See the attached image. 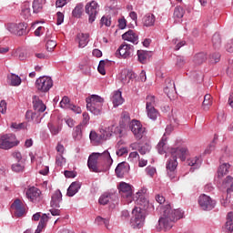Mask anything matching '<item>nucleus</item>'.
Here are the masks:
<instances>
[{
    "label": "nucleus",
    "mask_w": 233,
    "mask_h": 233,
    "mask_svg": "<svg viewBox=\"0 0 233 233\" xmlns=\"http://www.w3.org/2000/svg\"><path fill=\"white\" fill-rule=\"evenodd\" d=\"M116 156H118V157H121L122 156H125V154H128V148L120 147L119 149L116 150Z\"/></svg>",
    "instance_id": "obj_61"
},
{
    "label": "nucleus",
    "mask_w": 233,
    "mask_h": 233,
    "mask_svg": "<svg viewBox=\"0 0 233 233\" xmlns=\"http://www.w3.org/2000/svg\"><path fill=\"white\" fill-rule=\"evenodd\" d=\"M13 172H23L25 170V164L23 162H17L12 165Z\"/></svg>",
    "instance_id": "obj_46"
},
{
    "label": "nucleus",
    "mask_w": 233,
    "mask_h": 233,
    "mask_svg": "<svg viewBox=\"0 0 233 233\" xmlns=\"http://www.w3.org/2000/svg\"><path fill=\"white\" fill-rule=\"evenodd\" d=\"M117 199V194L112 192H106L102 194L98 199L100 205H108L110 201H116Z\"/></svg>",
    "instance_id": "obj_17"
},
{
    "label": "nucleus",
    "mask_w": 233,
    "mask_h": 233,
    "mask_svg": "<svg viewBox=\"0 0 233 233\" xmlns=\"http://www.w3.org/2000/svg\"><path fill=\"white\" fill-rule=\"evenodd\" d=\"M12 128H15V130H25V128H26V123H13Z\"/></svg>",
    "instance_id": "obj_58"
},
{
    "label": "nucleus",
    "mask_w": 233,
    "mask_h": 233,
    "mask_svg": "<svg viewBox=\"0 0 233 233\" xmlns=\"http://www.w3.org/2000/svg\"><path fill=\"white\" fill-rule=\"evenodd\" d=\"M228 170H230V164L223 163L219 166L218 170V177H223L226 174H228Z\"/></svg>",
    "instance_id": "obj_30"
},
{
    "label": "nucleus",
    "mask_w": 233,
    "mask_h": 233,
    "mask_svg": "<svg viewBox=\"0 0 233 233\" xmlns=\"http://www.w3.org/2000/svg\"><path fill=\"white\" fill-rule=\"evenodd\" d=\"M137 205H140V207H142L140 208H142V210H145V208L148 207V200L141 195H139V198L137 199Z\"/></svg>",
    "instance_id": "obj_43"
},
{
    "label": "nucleus",
    "mask_w": 233,
    "mask_h": 233,
    "mask_svg": "<svg viewBox=\"0 0 233 233\" xmlns=\"http://www.w3.org/2000/svg\"><path fill=\"white\" fill-rule=\"evenodd\" d=\"M173 15L175 19H182L183 15H185V9L181 6L175 7Z\"/></svg>",
    "instance_id": "obj_41"
},
{
    "label": "nucleus",
    "mask_w": 233,
    "mask_h": 233,
    "mask_svg": "<svg viewBox=\"0 0 233 233\" xmlns=\"http://www.w3.org/2000/svg\"><path fill=\"white\" fill-rule=\"evenodd\" d=\"M216 200L206 194H202L198 198V205L202 210H213L216 208Z\"/></svg>",
    "instance_id": "obj_9"
},
{
    "label": "nucleus",
    "mask_w": 233,
    "mask_h": 233,
    "mask_svg": "<svg viewBox=\"0 0 233 233\" xmlns=\"http://www.w3.org/2000/svg\"><path fill=\"white\" fill-rule=\"evenodd\" d=\"M134 52V46L128 44H123L119 46L116 51V56H120L123 59H127V57H130Z\"/></svg>",
    "instance_id": "obj_14"
},
{
    "label": "nucleus",
    "mask_w": 233,
    "mask_h": 233,
    "mask_svg": "<svg viewBox=\"0 0 233 233\" xmlns=\"http://www.w3.org/2000/svg\"><path fill=\"white\" fill-rule=\"evenodd\" d=\"M87 167L89 170H91V172H96V173L101 172V170H99V167H97V163L96 162L87 160Z\"/></svg>",
    "instance_id": "obj_50"
},
{
    "label": "nucleus",
    "mask_w": 233,
    "mask_h": 233,
    "mask_svg": "<svg viewBox=\"0 0 233 233\" xmlns=\"http://www.w3.org/2000/svg\"><path fill=\"white\" fill-rule=\"evenodd\" d=\"M207 61V54L205 53H198L194 56V63L196 65H203Z\"/></svg>",
    "instance_id": "obj_39"
},
{
    "label": "nucleus",
    "mask_w": 233,
    "mask_h": 233,
    "mask_svg": "<svg viewBox=\"0 0 233 233\" xmlns=\"http://www.w3.org/2000/svg\"><path fill=\"white\" fill-rule=\"evenodd\" d=\"M112 25V18L110 16H102L100 19V26H110Z\"/></svg>",
    "instance_id": "obj_47"
},
{
    "label": "nucleus",
    "mask_w": 233,
    "mask_h": 233,
    "mask_svg": "<svg viewBox=\"0 0 233 233\" xmlns=\"http://www.w3.org/2000/svg\"><path fill=\"white\" fill-rule=\"evenodd\" d=\"M187 163L188 167H191L190 172H194V170L201 167V164L203 163V158H201V157H194L188 158L187 160Z\"/></svg>",
    "instance_id": "obj_21"
},
{
    "label": "nucleus",
    "mask_w": 233,
    "mask_h": 233,
    "mask_svg": "<svg viewBox=\"0 0 233 233\" xmlns=\"http://www.w3.org/2000/svg\"><path fill=\"white\" fill-rule=\"evenodd\" d=\"M225 227L228 232L233 233V213L232 212L228 213L227 222Z\"/></svg>",
    "instance_id": "obj_36"
},
{
    "label": "nucleus",
    "mask_w": 233,
    "mask_h": 233,
    "mask_svg": "<svg viewBox=\"0 0 233 233\" xmlns=\"http://www.w3.org/2000/svg\"><path fill=\"white\" fill-rule=\"evenodd\" d=\"M118 27L120 30H125V28H127V20L125 17L118 19Z\"/></svg>",
    "instance_id": "obj_63"
},
{
    "label": "nucleus",
    "mask_w": 233,
    "mask_h": 233,
    "mask_svg": "<svg viewBox=\"0 0 233 233\" xmlns=\"http://www.w3.org/2000/svg\"><path fill=\"white\" fill-rule=\"evenodd\" d=\"M129 171L130 166L127 162L119 163L115 169L116 177H125L126 174H128Z\"/></svg>",
    "instance_id": "obj_16"
},
{
    "label": "nucleus",
    "mask_w": 233,
    "mask_h": 233,
    "mask_svg": "<svg viewBox=\"0 0 233 233\" xmlns=\"http://www.w3.org/2000/svg\"><path fill=\"white\" fill-rule=\"evenodd\" d=\"M85 10L88 15L89 23H94L96 17H97V14H99V4L93 0L86 5Z\"/></svg>",
    "instance_id": "obj_8"
},
{
    "label": "nucleus",
    "mask_w": 233,
    "mask_h": 233,
    "mask_svg": "<svg viewBox=\"0 0 233 233\" xmlns=\"http://www.w3.org/2000/svg\"><path fill=\"white\" fill-rule=\"evenodd\" d=\"M47 127L52 136H57L63 130V120H52L47 124Z\"/></svg>",
    "instance_id": "obj_13"
},
{
    "label": "nucleus",
    "mask_w": 233,
    "mask_h": 233,
    "mask_svg": "<svg viewBox=\"0 0 233 233\" xmlns=\"http://www.w3.org/2000/svg\"><path fill=\"white\" fill-rule=\"evenodd\" d=\"M146 108H156V96L148 95L146 97Z\"/></svg>",
    "instance_id": "obj_40"
},
{
    "label": "nucleus",
    "mask_w": 233,
    "mask_h": 233,
    "mask_svg": "<svg viewBox=\"0 0 233 233\" xmlns=\"http://www.w3.org/2000/svg\"><path fill=\"white\" fill-rule=\"evenodd\" d=\"M132 228H141L145 225V210L141 208H134L130 219Z\"/></svg>",
    "instance_id": "obj_4"
},
{
    "label": "nucleus",
    "mask_w": 233,
    "mask_h": 233,
    "mask_svg": "<svg viewBox=\"0 0 233 233\" xmlns=\"http://www.w3.org/2000/svg\"><path fill=\"white\" fill-rule=\"evenodd\" d=\"M73 139H75V141H81V139H83V128L81 125H78L74 128Z\"/></svg>",
    "instance_id": "obj_31"
},
{
    "label": "nucleus",
    "mask_w": 233,
    "mask_h": 233,
    "mask_svg": "<svg viewBox=\"0 0 233 233\" xmlns=\"http://www.w3.org/2000/svg\"><path fill=\"white\" fill-rule=\"evenodd\" d=\"M111 101L114 105V106H119V105H123L124 103V99H123V96L121 95V91H115L113 93V96L111 97Z\"/></svg>",
    "instance_id": "obj_28"
},
{
    "label": "nucleus",
    "mask_w": 233,
    "mask_h": 233,
    "mask_svg": "<svg viewBox=\"0 0 233 233\" xmlns=\"http://www.w3.org/2000/svg\"><path fill=\"white\" fill-rule=\"evenodd\" d=\"M17 145H19V141H17L15 135L0 136V148L2 150H10V148H14V147H17Z\"/></svg>",
    "instance_id": "obj_6"
},
{
    "label": "nucleus",
    "mask_w": 233,
    "mask_h": 233,
    "mask_svg": "<svg viewBox=\"0 0 233 233\" xmlns=\"http://www.w3.org/2000/svg\"><path fill=\"white\" fill-rule=\"evenodd\" d=\"M23 26H25V23L9 24V25H7V30L11 34H15V35H23V32H21ZM17 28H19L20 31H17Z\"/></svg>",
    "instance_id": "obj_25"
},
{
    "label": "nucleus",
    "mask_w": 233,
    "mask_h": 233,
    "mask_svg": "<svg viewBox=\"0 0 233 233\" xmlns=\"http://www.w3.org/2000/svg\"><path fill=\"white\" fill-rule=\"evenodd\" d=\"M66 158H65L63 155L61 154L56 155V165L57 167H63V165H66Z\"/></svg>",
    "instance_id": "obj_51"
},
{
    "label": "nucleus",
    "mask_w": 233,
    "mask_h": 233,
    "mask_svg": "<svg viewBox=\"0 0 233 233\" xmlns=\"http://www.w3.org/2000/svg\"><path fill=\"white\" fill-rule=\"evenodd\" d=\"M142 25L146 26V28H150V26H154L156 25V15L151 13L146 14L142 17Z\"/></svg>",
    "instance_id": "obj_20"
},
{
    "label": "nucleus",
    "mask_w": 233,
    "mask_h": 233,
    "mask_svg": "<svg viewBox=\"0 0 233 233\" xmlns=\"http://www.w3.org/2000/svg\"><path fill=\"white\" fill-rule=\"evenodd\" d=\"M8 79L11 86H19L21 85V77L15 74H11Z\"/></svg>",
    "instance_id": "obj_37"
},
{
    "label": "nucleus",
    "mask_w": 233,
    "mask_h": 233,
    "mask_svg": "<svg viewBox=\"0 0 233 233\" xmlns=\"http://www.w3.org/2000/svg\"><path fill=\"white\" fill-rule=\"evenodd\" d=\"M186 63H187V61L185 60V57H183V56H177V63H176V65H177V66L178 68H181V67L185 66Z\"/></svg>",
    "instance_id": "obj_59"
},
{
    "label": "nucleus",
    "mask_w": 233,
    "mask_h": 233,
    "mask_svg": "<svg viewBox=\"0 0 233 233\" xmlns=\"http://www.w3.org/2000/svg\"><path fill=\"white\" fill-rule=\"evenodd\" d=\"M46 50L47 52H52L56 46H57V43L54 40H48L46 42Z\"/></svg>",
    "instance_id": "obj_54"
},
{
    "label": "nucleus",
    "mask_w": 233,
    "mask_h": 233,
    "mask_svg": "<svg viewBox=\"0 0 233 233\" xmlns=\"http://www.w3.org/2000/svg\"><path fill=\"white\" fill-rule=\"evenodd\" d=\"M118 190L122 198L127 199L128 203H132V186L126 182H121L119 184Z\"/></svg>",
    "instance_id": "obj_11"
},
{
    "label": "nucleus",
    "mask_w": 233,
    "mask_h": 233,
    "mask_svg": "<svg viewBox=\"0 0 233 233\" xmlns=\"http://www.w3.org/2000/svg\"><path fill=\"white\" fill-rule=\"evenodd\" d=\"M227 52L233 53V39L229 40L226 46Z\"/></svg>",
    "instance_id": "obj_64"
},
{
    "label": "nucleus",
    "mask_w": 233,
    "mask_h": 233,
    "mask_svg": "<svg viewBox=\"0 0 233 233\" xmlns=\"http://www.w3.org/2000/svg\"><path fill=\"white\" fill-rule=\"evenodd\" d=\"M156 167L148 166L147 167H146V173L147 176H149L150 177H154V176H156Z\"/></svg>",
    "instance_id": "obj_56"
},
{
    "label": "nucleus",
    "mask_w": 233,
    "mask_h": 233,
    "mask_svg": "<svg viewBox=\"0 0 233 233\" xmlns=\"http://www.w3.org/2000/svg\"><path fill=\"white\" fill-rule=\"evenodd\" d=\"M70 106H72L70 98H68V96H64L60 101V108H70Z\"/></svg>",
    "instance_id": "obj_45"
},
{
    "label": "nucleus",
    "mask_w": 233,
    "mask_h": 233,
    "mask_svg": "<svg viewBox=\"0 0 233 233\" xmlns=\"http://www.w3.org/2000/svg\"><path fill=\"white\" fill-rule=\"evenodd\" d=\"M222 185L224 188H227L228 194H230V192H233V177H232L228 176L223 181Z\"/></svg>",
    "instance_id": "obj_32"
},
{
    "label": "nucleus",
    "mask_w": 233,
    "mask_h": 233,
    "mask_svg": "<svg viewBox=\"0 0 233 233\" xmlns=\"http://www.w3.org/2000/svg\"><path fill=\"white\" fill-rule=\"evenodd\" d=\"M101 134H102L105 141H106V139H110V137H112V134H114V125H111V126L106 127L105 129H103L101 131Z\"/></svg>",
    "instance_id": "obj_35"
},
{
    "label": "nucleus",
    "mask_w": 233,
    "mask_h": 233,
    "mask_svg": "<svg viewBox=\"0 0 233 233\" xmlns=\"http://www.w3.org/2000/svg\"><path fill=\"white\" fill-rule=\"evenodd\" d=\"M22 15L25 17V19H28L30 17V5H25L22 8Z\"/></svg>",
    "instance_id": "obj_55"
},
{
    "label": "nucleus",
    "mask_w": 233,
    "mask_h": 233,
    "mask_svg": "<svg viewBox=\"0 0 233 233\" xmlns=\"http://www.w3.org/2000/svg\"><path fill=\"white\" fill-rule=\"evenodd\" d=\"M147 117L152 119V121H156L157 119V116H159V112L156 107H146Z\"/></svg>",
    "instance_id": "obj_34"
},
{
    "label": "nucleus",
    "mask_w": 233,
    "mask_h": 233,
    "mask_svg": "<svg viewBox=\"0 0 233 233\" xmlns=\"http://www.w3.org/2000/svg\"><path fill=\"white\" fill-rule=\"evenodd\" d=\"M214 48H221V35L216 33L212 37Z\"/></svg>",
    "instance_id": "obj_42"
},
{
    "label": "nucleus",
    "mask_w": 233,
    "mask_h": 233,
    "mask_svg": "<svg viewBox=\"0 0 233 233\" xmlns=\"http://www.w3.org/2000/svg\"><path fill=\"white\" fill-rule=\"evenodd\" d=\"M98 159H112V157H110V153L108 151H104L103 153H92L87 161L97 164Z\"/></svg>",
    "instance_id": "obj_18"
},
{
    "label": "nucleus",
    "mask_w": 233,
    "mask_h": 233,
    "mask_svg": "<svg viewBox=\"0 0 233 233\" xmlns=\"http://www.w3.org/2000/svg\"><path fill=\"white\" fill-rule=\"evenodd\" d=\"M136 77V74L128 69H124L119 76V79L123 85H128L130 83L131 79H134Z\"/></svg>",
    "instance_id": "obj_19"
},
{
    "label": "nucleus",
    "mask_w": 233,
    "mask_h": 233,
    "mask_svg": "<svg viewBox=\"0 0 233 233\" xmlns=\"http://www.w3.org/2000/svg\"><path fill=\"white\" fill-rule=\"evenodd\" d=\"M74 17H81L83 14V5H78L72 12Z\"/></svg>",
    "instance_id": "obj_49"
},
{
    "label": "nucleus",
    "mask_w": 233,
    "mask_h": 233,
    "mask_svg": "<svg viewBox=\"0 0 233 233\" xmlns=\"http://www.w3.org/2000/svg\"><path fill=\"white\" fill-rule=\"evenodd\" d=\"M90 121V116L88 115V113L85 112L83 113V120L81 122V127H86V125H88Z\"/></svg>",
    "instance_id": "obj_57"
},
{
    "label": "nucleus",
    "mask_w": 233,
    "mask_h": 233,
    "mask_svg": "<svg viewBox=\"0 0 233 233\" xmlns=\"http://www.w3.org/2000/svg\"><path fill=\"white\" fill-rule=\"evenodd\" d=\"M183 218V211L181 209H172L170 205H167L163 208V214L158 219V226L161 230H170L172 227H174V223L177 221V219H181Z\"/></svg>",
    "instance_id": "obj_2"
},
{
    "label": "nucleus",
    "mask_w": 233,
    "mask_h": 233,
    "mask_svg": "<svg viewBox=\"0 0 233 233\" xmlns=\"http://www.w3.org/2000/svg\"><path fill=\"white\" fill-rule=\"evenodd\" d=\"M89 139L91 143H94L95 145H99V143L105 141V137H103L102 133L98 135L96 131H91L89 134Z\"/></svg>",
    "instance_id": "obj_29"
},
{
    "label": "nucleus",
    "mask_w": 233,
    "mask_h": 233,
    "mask_svg": "<svg viewBox=\"0 0 233 233\" xmlns=\"http://www.w3.org/2000/svg\"><path fill=\"white\" fill-rule=\"evenodd\" d=\"M122 39H124V41H129V43H133V45H137L138 37L133 30H128L122 35Z\"/></svg>",
    "instance_id": "obj_24"
},
{
    "label": "nucleus",
    "mask_w": 233,
    "mask_h": 233,
    "mask_svg": "<svg viewBox=\"0 0 233 233\" xmlns=\"http://www.w3.org/2000/svg\"><path fill=\"white\" fill-rule=\"evenodd\" d=\"M95 221L97 225H105L106 228H108V225L110 223V220L108 218H104L102 217H96Z\"/></svg>",
    "instance_id": "obj_48"
},
{
    "label": "nucleus",
    "mask_w": 233,
    "mask_h": 233,
    "mask_svg": "<svg viewBox=\"0 0 233 233\" xmlns=\"http://www.w3.org/2000/svg\"><path fill=\"white\" fill-rule=\"evenodd\" d=\"M210 106H212V96L207 94L204 96V101L202 103V108L206 112L209 110Z\"/></svg>",
    "instance_id": "obj_33"
},
{
    "label": "nucleus",
    "mask_w": 233,
    "mask_h": 233,
    "mask_svg": "<svg viewBox=\"0 0 233 233\" xmlns=\"http://www.w3.org/2000/svg\"><path fill=\"white\" fill-rule=\"evenodd\" d=\"M137 57L140 63H145V61H147V57H148V52L144 50H138Z\"/></svg>",
    "instance_id": "obj_44"
},
{
    "label": "nucleus",
    "mask_w": 233,
    "mask_h": 233,
    "mask_svg": "<svg viewBox=\"0 0 233 233\" xmlns=\"http://www.w3.org/2000/svg\"><path fill=\"white\" fill-rule=\"evenodd\" d=\"M89 34L79 33L76 35V42L78 43V48H85L88 45Z\"/></svg>",
    "instance_id": "obj_22"
},
{
    "label": "nucleus",
    "mask_w": 233,
    "mask_h": 233,
    "mask_svg": "<svg viewBox=\"0 0 233 233\" xmlns=\"http://www.w3.org/2000/svg\"><path fill=\"white\" fill-rule=\"evenodd\" d=\"M105 60H101L97 67L99 74H101L102 76H105L106 74V71H105Z\"/></svg>",
    "instance_id": "obj_60"
},
{
    "label": "nucleus",
    "mask_w": 233,
    "mask_h": 233,
    "mask_svg": "<svg viewBox=\"0 0 233 233\" xmlns=\"http://www.w3.org/2000/svg\"><path fill=\"white\" fill-rule=\"evenodd\" d=\"M172 130H174V127L172 126H167L166 127V133L157 146L158 154H167V135H170Z\"/></svg>",
    "instance_id": "obj_12"
},
{
    "label": "nucleus",
    "mask_w": 233,
    "mask_h": 233,
    "mask_svg": "<svg viewBox=\"0 0 233 233\" xmlns=\"http://www.w3.org/2000/svg\"><path fill=\"white\" fill-rule=\"evenodd\" d=\"M33 106L35 112H45L46 110V106L43 103V100L39 99V96L33 97Z\"/></svg>",
    "instance_id": "obj_23"
},
{
    "label": "nucleus",
    "mask_w": 233,
    "mask_h": 233,
    "mask_svg": "<svg viewBox=\"0 0 233 233\" xmlns=\"http://www.w3.org/2000/svg\"><path fill=\"white\" fill-rule=\"evenodd\" d=\"M171 157L167 160L166 168L167 170V176L171 181H177L176 177V168H177V158L181 161H187V157L190 156V151L186 146L178 147H172L170 149Z\"/></svg>",
    "instance_id": "obj_1"
},
{
    "label": "nucleus",
    "mask_w": 233,
    "mask_h": 233,
    "mask_svg": "<svg viewBox=\"0 0 233 233\" xmlns=\"http://www.w3.org/2000/svg\"><path fill=\"white\" fill-rule=\"evenodd\" d=\"M25 196L31 203H39L43 199L41 189L35 187H29L25 192Z\"/></svg>",
    "instance_id": "obj_10"
},
{
    "label": "nucleus",
    "mask_w": 233,
    "mask_h": 233,
    "mask_svg": "<svg viewBox=\"0 0 233 233\" xmlns=\"http://www.w3.org/2000/svg\"><path fill=\"white\" fill-rule=\"evenodd\" d=\"M43 3H45V0H34L33 2L34 14H39V12L43 10Z\"/></svg>",
    "instance_id": "obj_38"
},
{
    "label": "nucleus",
    "mask_w": 233,
    "mask_h": 233,
    "mask_svg": "<svg viewBox=\"0 0 233 233\" xmlns=\"http://www.w3.org/2000/svg\"><path fill=\"white\" fill-rule=\"evenodd\" d=\"M35 86L38 92L46 94V92H50V88L54 86V80L47 76H40L36 79Z\"/></svg>",
    "instance_id": "obj_5"
},
{
    "label": "nucleus",
    "mask_w": 233,
    "mask_h": 233,
    "mask_svg": "<svg viewBox=\"0 0 233 233\" xmlns=\"http://www.w3.org/2000/svg\"><path fill=\"white\" fill-rule=\"evenodd\" d=\"M81 188V184L79 182H73L67 188V196L69 198H74L79 192V189Z\"/></svg>",
    "instance_id": "obj_27"
},
{
    "label": "nucleus",
    "mask_w": 233,
    "mask_h": 233,
    "mask_svg": "<svg viewBox=\"0 0 233 233\" xmlns=\"http://www.w3.org/2000/svg\"><path fill=\"white\" fill-rule=\"evenodd\" d=\"M86 108L94 116H101L103 110V103L105 99L97 95H92L90 97L86 99Z\"/></svg>",
    "instance_id": "obj_3"
},
{
    "label": "nucleus",
    "mask_w": 233,
    "mask_h": 233,
    "mask_svg": "<svg viewBox=\"0 0 233 233\" xmlns=\"http://www.w3.org/2000/svg\"><path fill=\"white\" fill-rule=\"evenodd\" d=\"M61 201H63V194L61 190L57 189L51 197L50 207H52V208H60Z\"/></svg>",
    "instance_id": "obj_15"
},
{
    "label": "nucleus",
    "mask_w": 233,
    "mask_h": 233,
    "mask_svg": "<svg viewBox=\"0 0 233 233\" xmlns=\"http://www.w3.org/2000/svg\"><path fill=\"white\" fill-rule=\"evenodd\" d=\"M129 128L133 134V136L139 141V139H143V136H145V132L147 129L139 120H133L129 124Z\"/></svg>",
    "instance_id": "obj_7"
},
{
    "label": "nucleus",
    "mask_w": 233,
    "mask_h": 233,
    "mask_svg": "<svg viewBox=\"0 0 233 233\" xmlns=\"http://www.w3.org/2000/svg\"><path fill=\"white\" fill-rule=\"evenodd\" d=\"M220 58H221V55H219V53H214L210 55L209 61L210 63H213L214 65H216V63H219Z\"/></svg>",
    "instance_id": "obj_52"
},
{
    "label": "nucleus",
    "mask_w": 233,
    "mask_h": 233,
    "mask_svg": "<svg viewBox=\"0 0 233 233\" xmlns=\"http://www.w3.org/2000/svg\"><path fill=\"white\" fill-rule=\"evenodd\" d=\"M128 159H129L132 163H137V161H139V153H137V151L131 152V153L129 154Z\"/></svg>",
    "instance_id": "obj_53"
},
{
    "label": "nucleus",
    "mask_w": 233,
    "mask_h": 233,
    "mask_svg": "<svg viewBox=\"0 0 233 233\" xmlns=\"http://www.w3.org/2000/svg\"><path fill=\"white\" fill-rule=\"evenodd\" d=\"M46 223H48V215L47 214H43L41 217H40V222L39 224L44 226V227H46Z\"/></svg>",
    "instance_id": "obj_62"
},
{
    "label": "nucleus",
    "mask_w": 233,
    "mask_h": 233,
    "mask_svg": "<svg viewBox=\"0 0 233 233\" xmlns=\"http://www.w3.org/2000/svg\"><path fill=\"white\" fill-rule=\"evenodd\" d=\"M11 208L15 210V216H17V218H21V216L25 214V208H23V206L21 205L20 199L15 200L14 203L11 205Z\"/></svg>",
    "instance_id": "obj_26"
}]
</instances>
